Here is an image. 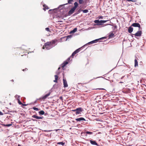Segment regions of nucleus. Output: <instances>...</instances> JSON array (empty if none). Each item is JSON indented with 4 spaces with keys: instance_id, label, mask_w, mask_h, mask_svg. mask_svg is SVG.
I'll return each instance as SVG.
<instances>
[{
    "instance_id": "obj_1",
    "label": "nucleus",
    "mask_w": 146,
    "mask_h": 146,
    "mask_svg": "<svg viewBox=\"0 0 146 146\" xmlns=\"http://www.w3.org/2000/svg\"><path fill=\"white\" fill-rule=\"evenodd\" d=\"M57 40H52L51 41L47 42L43 46L42 48L44 49L46 48L47 50H49L56 45L55 44Z\"/></svg>"
},
{
    "instance_id": "obj_2",
    "label": "nucleus",
    "mask_w": 146,
    "mask_h": 146,
    "mask_svg": "<svg viewBox=\"0 0 146 146\" xmlns=\"http://www.w3.org/2000/svg\"><path fill=\"white\" fill-rule=\"evenodd\" d=\"M108 20H100L99 21L98 20H95L94 21V23L96 24V25H102V23H106Z\"/></svg>"
},
{
    "instance_id": "obj_3",
    "label": "nucleus",
    "mask_w": 146,
    "mask_h": 146,
    "mask_svg": "<svg viewBox=\"0 0 146 146\" xmlns=\"http://www.w3.org/2000/svg\"><path fill=\"white\" fill-rule=\"evenodd\" d=\"M72 111H76V114L77 115L81 113V112L82 111V108H77L76 110H73Z\"/></svg>"
},
{
    "instance_id": "obj_4",
    "label": "nucleus",
    "mask_w": 146,
    "mask_h": 146,
    "mask_svg": "<svg viewBox=\"0 0 146 146\" xmlns=\"http://www.w3.org/2000/svg\"><path fill=\"white\" fill-rule=\"evenodd\" d=\"M131 26L135 27H138L139 28V30H140V28H141V26L138 23H133L132 24Z\"/></svg>"
},
{
    "instance_id": "obj_5",
    "label": "nucleus",
    "mask_w": 146,
    "mask_h": 146,
    "mask_svg": "<svg viewBox=\"0 0 146 146\" xmlns=\"http://www.w3.org/2000/svg\"><path fill=\"white\" fill-rule=\"evenodd\" d=\"M80 48H79L76 50L72 53L70 57H73L76 54L78 53L80 51Z\"/></svg>"
},
{
    "instance_id": "obj_6",
    "label": "nucleus",
    "mask_w": 146,
    "mask_h": 146,
    "mask_svg": "<svg viewBox=\"0 0 146 146\" xmlns=\"http://www.w3.org/2000/svg\"><path fill=\"white\" fill-rule=\"evenodd\" d=\"M104 37H103L101 38H100L99 39H96L94 40H93L92 41L88 43V44H92L94 43H95L97 42L98 40H99L101 39H102L104 38Z\"/></svg>"
},
{
    "instance_id": "obj_7",
    "label": "nucleus",
    "mask_w": 146,
    "mask_h": 146,
    "mask_svg": "<svg viewBox=\"0 0 146 146\" xmlns=\"http://www.w3.org/2000/svg\"><path fill=\"white\" fill-rule=\"evenodd\" d=\"M76 9L74 7L72 8L68 12L69 15H70L73 14Z\"/></svg>"
},
{
    "instance_id": "obj_8",
    "label": "nucleus",
    "mask_w": 146,
    "mask_h": 146,
    "mask_svg": "<svg viewBox=\"0 0 146 146\" xmlns=\"http://www.w3.org/2000/svg\"><path fill=\"white\" fill-rule=\"evenodd\" d=\"M63 83L64 85V87L66 88L68 87V84L66 80L64 78L63 79Z\"/></svg>"
},
{
    "instance_id": "obj_9",
    "label": "nucleus",
    "mask_w": 146,
    "mask_h": 146,
    "mask_svg": "<svg viewBox=\"0 0 146 146\" xmlns=\"http://www.w3.org/2000/svg\"><path fill=\"white\" fill-rule=\"evenodd\" d=\"M142 32L141 31H138L134 35L137 36H141Z\"/></svg>"
},
{
    "instance_id": "obj_10",
    "label": "nucleus",
    "mask_w": 146,
    "mask_h": 146,
    "mask_svg": "<svg viewBox=\"0 0 146 146\" xmlns=\"http://www.w3.org/2000/svg\"><path fill=\"white\" fill-rule=\"evenodd\" d=\"M82 89L83 91L85 92H88L89 90V88L85 86H82Z\"/></svg>"
},
{
    "instance_id": "obj_11",
    "label": "nucleus",
    "mask_w": 146,
    "mask_h": 146,
    "mask_svg": "<svg viewBox=\"0 0 146 146\" xmlns=\"http://www.w3.org/2000/svg\"><path fill=\"white\" fill-rule=\"evenodd\" d=\"M115 36L114 34L112 32H110L108 35L109 38H114Z\"/></svg>"
},
{
    "instance_id": "obj_12",
    "label": "nucleus",
    "mask_w": 146,
    "mask_h": 146,
    "mask_svg": "<svg viewBox=\"0 0 146 146\" xmlns=\"http://www.w3.org/2000/svg\"><path fill=\"white\" fill-rule=\"evenodd\" d=\"M50 94V93H49L48 94H46L44 96H43L42 97H41L42 99H43V100H44L46 99L47 98L48 96Z\"/></svg>"
},
{
    "instance_id": "obj_13",
    "label": "nucleus",
    "mask_w": 146,
    "mask_h": 146,
    "mask_svg": "<svg viewBox=\"0 0 146 146\" xmlns=\"http://www.w3.org/2000/svg\"><path fill=\"white\" fill-rule=\"evenodd\" d=\"M90 143L93 145H98L97 143L96 142V141H92V140H90Z\"/></svg>"
},
{
    "instance_id": "obj_14",
    "label": "nucleus",
    "mask_w": 146,
    "mask_h": 146,
    "mask_svg": "<svg viewBox=\"0 0 146 146\" xmlns=\"http://www.w3.org/2000/svg\"><path fill=\"white\" fill-rule=\"evenodd\" d=\"M133 28L131 27H129L128 29V32L130 33H131L133 32Z\"/></svg>"
},
{
    "instance_id": "obj_15",
    "label": "nucleus",
    "mask_w": 146,
    "mask_h": 146,
    "mask_svg": "<svg viewBox=\"0 0 146 146\" xmlns=\"http://www.w3.org/2000/svg\"><path fill=\"white\" fill-rule=\"evenodd\" d=\"M76 121H85V119L83 117H81L80 118H76Z\"/></svg>"
},
{
    "instance_id": "obj_16",
    "label": "nucleus",
    "mask_w": 146,
    "mask_h": 146,
    "mask_svg": "<svg viewBox=\"0 0 146 146\" xmlns=\"http://www.w3.org/2000/svg\"><path fill=\"white\" fill-rule=\"evenodd\" d=\"M68 62L67 61H65L62 64V68H64V67L67 64H68Z\"/></svg>"
},
{
    "instance_id": "obj_17",
    "label": "nucleus",
    "mask_w": 146,
    "mask_h": 146,
    "mask_svg": "<svg viewBox=\"0 0 146 146\" xmlns=\"http://www.w3.org/2000/svg\"><path fill=\"white\" fill-rule=\"evenodd\" d=\"M138 66V62L136 59L135 60V65L134 66L136 67Z\"/></svg>"
},
{
    "instance_id": "obj_18",
    "label": "nucleus",
    "mask_w": 146,
    "mask_h": 146,
    "mask_svg": "<svg viewBox=\"0 0 146 146\" xmlns=\"http://www.w3.org/2000/svg\"><path fill=\"white\" fill-rule=\"evenodd\" d=\"M44 7L43 9L45 11L46 9H49L48 7L45 5H43Z\"/></svg>"
},
{
    "instance_id": "obj_19",
    "label": "nucleus",
    "mask_w": 146,
    "mask_h": 146,
    "mask_svg": "<svg viewBox=\"0 0 146 146\" xmlns=\"http://www.w3.org/2000/svg\"><path fill=\"white\" fill-rule=\"evenodd\" d=\"M54 77L55 78V80L54 81V82H55L57 83L58 79V76L57 75H55L54 76Z\"/></svg>"
},
{
    "instance_id": "obj_20",
    "label": "nucleus",
    "mask_w": 146,
    "mask_h": 146,
    "mask_svg": "<svg viewBox=\"0 0 146 146\" xmlns=\"http://www.w3.org/2000/svg\"><path fill=\"white\" fill-rule=\"evenodd\" d=\"M74 6L73 7L75 9L78 7V4L77 2H75L74 3Z\"/></svg>"
},
{
    "instance_id": "obj_21",
    "label": "nucleus",
    "mask_w": 146,
    "mask_h": 146,
    "mask_svg": "<svg viewBox=\"0 0 146 146\" xmlns=\"http://www.w3.org/2000/svg\"><path fill=\"white\" fill-rule=\"evenodd\" d=\"M77 31V29L76 28H74L73 30L70 31V33H74Z\"/></svg>"
},
{
    "instance_id": "obj_22",
    "label": "nucleus",
    "mask_w": 146,
    "mask_h": 146,
    "mask_svg": "<svg viewBox=\"0 0 146 146\" xmlns=\"http://www.w3.org/2000/svg\"><path fill=\"white\" fill-rule=\"evenodd\" d=\"M21 56H23L25 58H27L28 57V54H24L23 55H21Z\"/></svg>"
},
{
    "instance_id": "obj_23",
    "label": "nucleus",
    "mask_w": 146,
    "mask_h": 146,
    "mask_svg": "<svg viewBox=\"0 0 146 146\" xmlns=\"http://www.w3.org/2000/svg\"><path fill=\"white\" fill-rule=\"evenodd\" d=\"M39 113L40 115H43L44 114V112L43 110L39 112Z\"/></svg>"
},
{
    "instance_id": "obj_24",
    "label": "nucleus",
    "mask_w": 146,
    "mask_h": 146,
    "mask_svg": "<svg viewBox=\"0 0 146 146\" xmlns=\"http://www.w3.org/2000/svg\"><path fill=\"white\" fill-rule=\"evenodd\" d=\"M18 100V103L20 105H21V104H22V103L20 101V98L19 97V98H17Z\"/></svg>"
},
{
    "instance_id": "obj_25",
    "label": "nucleus",
    "mask_w": 146,
    "mask_h": 146,
    "mask_svg": "<svg viewBox=\"0 0 146 146\" xmlns=\"http://www.w3.org/2000/svg\"><path fill=\"white\" fill-rule=\"evenodd\" d=\"M79 3L80 4H83L84 3V0H79Z\"/></svg>"
},
{
    "instance_id": "obj_26",
    "label": "nucleus",
    "mask_w": 146,
    "mask_h": 146,
    "mask_svg": "<svg viewBox=\"0 0 146 146\" xmlns=\"http://www.w3.org/2000/svg\"><path fill=\"white\" fill-rule=\"evenodd\" d=\"M32 117L35 118L36 119H38V116H37L36 115H33L32 116Z\"/></svg>"
},
{
    "instance_id": "obj_27",
    "label": "nucleus",
    "mask_w": 146,
    "mask_h": 146,
    "mask_svg": "<svg viewBox=\"0 0 146 146\" xmlns=\"http://www.w3.org/2000/svg\"><path fill=\"white\" fill-rule=\"evenodd\" d=\"M86 133L87 134L91 135L93 133L92 132L87 131L86 132Z\"/></svg>"
},
{
    "instance_id": "obj_28",
    "label": "nucleus",
    "mask_w": 146,
    "mask_h": 146,
    "mask_svg": "<svg viewBox=\"0 0 146 146\" xmlns=\"http://www.w3.org/2000/svg\"><path fill=\"white\" fill-rule=\"evenodd\" d=\"M57 144H59V145H64V143L63 142H58L57 143Z\"/></svg>"
},
{
    "instance_id": "obj_29",
    "label": "nucleus",
    "mask_w": 146,
    "mask_h": 146,
    "mask_svg": "<svg viewBox=\"0 0 146 146\" xmlns=\"http://www.w3.org/2000/svg\"><path fill=\"white\" fill-rule=\"evenodd\" d=\"M82 11H83V13H87L88 12V10H87V9H85V10H82Z\"/></svg>"
},
{
    "instance_id": "obj_30",
    "label": "nucleus",
    "mask_w": 146,
    "mask_h": 146,
    "mask_svg": "<svg viewBox=\"0 0 146 146\" xmlns=\"http://www.w3.org/2000/svg\"><path fill=\"white\" fill-rule=\"evenodd\" d=\"M17 51H18L19 52L18 53H19V54H20V52L22 50L20 48H18L16 49Z\"/></svg>"
},
{
    "instance_id": "obj_31",
    "label": "nucleus",
    "mask_w": 146,
    "mask_h": 146,
    "mask_svg": "<svg viewBox=\"0 0 146 146\" xmlns=\"http://www.w3.org/2000/svg\"><path fill=\"white\" fill-rule=\"evenodd\" d=\"M73 0H68V3L69 4H71Z\"/></svg>"
},
{
    "instance_id": "obj_32",
    "label": "nucleus",
    "mask_w": 146,
    "mask_h": 146,
    "mask_svg": "<svg viewBox=\"0 0 146 146\" xmlns=\"http://www.w3.org/2000/svg\"><path fill=\"white\" fill-rule=\"evenodd\" d=\"M33 108L34 110L35 111H38L39 110V109L38 108L36 107H33Z\"/></svg>"
},
{
    "instance_id": "obj_33",
    "label": "nucleus",
    "mask_w": 146,
    "mask_h": 146,
    "mask_svg": "<svg viewBox=\"0 0 146 146\" xmlns=\"http://www.w3.org/2000/svg\"><path fill=\"white\" fill-rule=\"evenodd\" d=\"M45 30L48 32L50 31V29L48 28H46Z\"/></svg>"
},
{
    "instance_id": "obj_34",
    "label": "nucleus",
    "mask_w": 146,
    "mask_h": 146,
    "mask_svg": "<svg viewBox=\"0 0 146 146\" xmlns=\"http://www.w3.org/2000/svg\"><path fill=\"white\" fill-rule=\"evenodd\" d=\"M28 70L27 68H25V69L22 70L23 71H27V70Z\"/></svg>"
},
{
    "instance_id": "obj_35",
    "label": "nucleus",
    "mask_w": 146,
    "mask_h": 146,
    "mask_svg": "<svg viewBox=\"0 0 146 146\" xmlns=\"http://www.w3.org/2000/svg\"><path fill=\"white\" fill-rule=\"evenodd\" d=\"M37 100H40V101H42V100H43V99H42L41 98H40L38 99Z\"/></svg>"
},
{
    "instance_id": "obj_36",
    "label": "nucleus",
    "mask_w": 146,
    "mask_h": 146,
    "mask_svg": "<svg viewBox=\"0 0 146 146\" xmlns=\"http://www.w3.org/2000/svg\"><path fill=\"white\" fill-rule=\"evenodd\" d=\"M43 118V117H39L38 116V119H42Z\"/></svg>"
},
{
    "instance_id": "obj_37",
    "label": "nucleus",
    "mask_w": 146,
    "mask_h": 146,
    "mask_svg": "<svg viewBox=\"0 0 146 146\" xmlns=\"http://www.w3.org/2000/svg\"><path fill=\"white\" fill-rule=\"evenodd\" d=\"M11 124H9L7 125H6V126H7V127H9V126H11Z\"/></svg>"
},
{
    "instance_id": "obj_38",
    "label": "nucleus",
    "mask_w": 146,
    "mask_h": 146,
    "mask_svg": "<svg viewBox=\"0 0 146 146\" xmlns=\"http://www.w3.org/2000/svg\"><path fill=\"white\" fill-rule=\"evenodd\" d=\"M103 18V17L102 16H100L99 17V19H102Z\"/></svg>"
},
{
    "instance_id": "obj_39",
    "label": "nucleus",
    "mask_w": 146,
    "mask_h": 146,
    "mask_svg": "<svg viewBox=\"0 0 146 146\" xmlns=\"http://www.w3.org/2000/svg\"><path fill=\"white\" fill-rule=\"evenodd\" d=\"M60 99L62 100H63V98L62 96H60Z\"/></svg>"
},
{
    "instance_id": "obj_40",
    "label": "nucleus",
    "mask_w": 146,
    "mask_h": 146,
    "mask_svg": "<svg viewBox=\"0 0 146 146\" xmlns=\"http://www.w3.org/2000/svg\"><path fill=\"white\" fill-rule=\"evenodd\" d=\"M22 105V106H27V105L26 104H24L22 103V104H21Z\"/></svg>"
},
{
    "instance_id": "obj_41",
    "label": "nucleus",
    "mask_w": 146,
    "mask_h": 146,
    "mask_svg": "<svg viewBox=\"0 0 146 146\" xmlns=\"http://www.w3.org/2000/svg\"><path fill=\"white\" fill-rule=\"evenodd\" d=\"M3 115V113L0 111V115Z\"/></svg>"
},
{
    "instance_id": "obj_42",
    "label": "nucleus",
    "mask_w": 146,
    "mask_h": 146,
    "mask_svg": "<svg viewBox=\"0 0 146 146\" xmlns=\"http://www.w3.org/2000/svg\"><path fill=\"white\" fill-rule=\"evenodd\" d=\"M71 36H67V38H70L71 37Z\"/></svg>"
},
{
    "instance_id": "obj_43",
    "label": "nucleus",
    "mask_w": 146,
    "mask_h": 146,
    "mask_svg": "<svg viewBox=\"0 0 146 146\" xmlns=\"http://www.w3.org/2000/svg\"><path fill=\"white\" fill-rule=\"evenodd\" d=\"M81 11V9H80L79 10H78V12L79 13Z\"/></svg>"
},
{
    "instance_id": "obj_44",
    "label": "nucleus",
    "mask_w": 146,
    "mask_h": 146,
    "mask_svg": "<svg viewBox=\"0 0 146 146\" xmlns=\"http://www.w3.org/2000/svg\"><path fill=\"white\" fill-rule=\"evenodd\" d=\"M114 27H115V28L116 29L117 28V26L116 25H115V26H114Z\"/></svg>"
},
{
    "instance_id": "obj_45",
    "label": "nucleus",
    "mask_w": 146,
    "mask_h": 146,
    "mask_svg": "<svg viewBox=\"0 0 146 146\" xmlns=\"http://www.w3.org/2000/svg\"><path fill=\"white\" fill-rule=\"evenodd\" d=\"M11 81L12 82H14V80H11Z\"/></svg>"
},
{
    "instance_id": "obj_46",
    "label": "nucleus",
    "mask_w": 146,
    "mask_h": 146,
    "mask_svg": "<svg viewBox=\"0 0 146 146\" xmlns=\"http://www.w3.org/2000/svg\"><path fill=\"white\" fill-rule=\"evenodd\" d=\"M32 120L33 121H36V120L35 119H32Z\"/></svg>"
},
{
    "instance_id": "obj_47",
    "label": "nucleus",
    "mask_w": 146,
    "mask_h": 146,
    "mask_svg": "<svg viewBox=\"0 0 146 146\" xmlns=\"http://www.w3.org/2000/svg\"><path fill=\"white\" fill-rule=\"evenodd\" d=\"M70 59V58H68V60H69Z\"/></svg>"
},
{
    "instance_id": "obj_48",
    "label": "nucleus",
    "mask_w": 146,
    "mask_h": 146,
    "mask_svg": "<svg viewBox=\"0 0 146 146\" xmlns=\"http://www.w3.org/2000/svg\"><path fill=\"white\" fill-rule=\"evenodd\" d=\"M18 146H21V145H18Z\"/></svg>"
},
{
    "instance_id": "obj_49",
    "label": "nucleus",
    "mask_w": 146,
    "mask_h": 146,
    "mask_svg": "<svg viewBox=\"0 0 146 146\" xmlns=\"http://www.w3.org/2000/svg\"><path fill=\"white\" fill-rule=\"evenodd\" d=\"M60 69V68L59 67L58 68V69L59 70V69Z\"/></svg>"
},
{
    "instance_id": "obj_50",
    "label": "nucleus",
    "mask_w": 146,
    "mask_h": 146,
    "mask_svg": "<svg viewBox=\"0 0 146 146\" xmlns=\"http://www.w3.org/2000/svg\"><path fill=\"white\" fill-rule=\"evenodd\" d=\"M120 83H123V82H120Z\"/></svg>"
},
{
    "instance_id": "obj_51",
    "label": "nucleus",
    "mask_w": 146,
    "mask_h": 146,
    "mask_svg": "<svg viewBox=\"0 0 146 146\" xmlns=\"http://www.w3.org/2000/svg\"><path fill=\"white\" fill-rule=\"evenodd\" d=\"M10 104H11V103H10Z\"/></svg>"
}]
</instances>
